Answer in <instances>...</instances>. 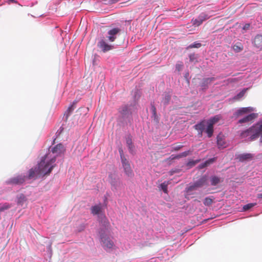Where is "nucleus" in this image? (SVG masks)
I'll return each instance as SVG.
<instances>
[{"mask_svg": "<svg viewBox=\"0 0 262 262\" xmlns=\"http://www.w3.org/2000/svg\"><path fill=\"white\" fill-rule=\"evenodd\" d=\"M65 148L60 143L51 148L39 163V173L50 174L55 166L54 163L56 157L63 154Z\"/></svg>", "mask_w": 262, "mask_h": 262, "instance_id": "1", "label": "nucleus"}, {"mask_svg": "<svg viewBox=\"0 0 262 262\" xmlns=\"http://www.w3.org/2000/svg\"><path fill=\"white\" fill-rule=\"evenodd\" d=\"M241 138H246L249 137L250 141H253L258 138L257 132L255 124L249 128L242 131L239 135Z\"/></svg>", "mask_w": 262, "mask_h": 262, "instance_id": "2", "label": "nucleus"}, {"mask_svg": "<svg viewBox=\"0 0 262 262\" xmlns=\"http://www.w3.org/2000/svg\"><path fill=\"white\" fill-rule=\"evenodd\" d=\"M100 239L102 246L105 250L111 249L114 246V242L111 238L104 233V231L101 230L100 232Z\"/></svg>", "mask_w": 262, "mask_h": 262, "instance_id": "3", "label": "nucleus"}, {"mask_svg": "<svg viewBox=\"0 0 262 262\" xmlns=\"http://www.w3.org/2000/svg\"><path fill=\"white\" fill-rule=\"evenodd\" d=\"M120 32L121 30L118 28H114L110 29L107 31L106 36V40L110 43L115 41L120 35Z\"/></svg>", "mask_w": 262, "mask_h": 262, "instance_id": "4", "label": "nucleus"}, {"mask_svg": "<svg viewBox=\"0 0 262 262\" xmlns=\"http://www.w3.org/2000/svg\"><path fill=\"white\" fill-rule=\"evenodd\" d=\"M97 47L104 53L107 52L115 48L114 46L105 40L104 37L100 39L97 43Z\"/></svg>", "mask_w": 262, "mask_h": 262, "instance_id": "5", "label": "nucleus"}, {"mask_svg": "<svg viewBox=\"0 0 262 262\" xmlns=\"http://www.w3.org/2000/svg\"><path fill=\"white\" fill-rule=\"evenodd\" d=\"M26 178L25 175H18L9 179L6 183L8 185H21L25 182Z\"/></svg>", "mask_w": 262, "mask_h": 262, "instance_id": "6", "label": "nucleus"}, {"mask_svg": "<svg viewBox=\"0 0 262 262\" xmlns=\"http://www.w3.org/2000/svg\"><path fill=\"white\" fill-rule=\"evenodd\" d=\"M258 117V114L257 113H252L250 114L246 115L243 118L240 119L238 121V123L239 124L243 123H251L254 120L257 118Z\"/></svg>", "mask_w": 262, "mask_h": 262, "instance_id": "7", "label": "nucleus"}, {"mask_svg": "<svg viewBox=\"0 0 262 262\" xmlns=\"http://www.w3.org/2000/svg\"><path fill=\"white\" fill-rule=\"evenodd\" d=\"M210 17L208 15L205 13H201L199 16L196 18H193L191 20V23L193 26H200L203 21L209 19Z\"/></svg>", "mask_w": 262, "mask_h": 262, "instance_id": "8", "label": "nucleus"}, {"mask_svg": "<svg viewBox=\"0 0 262 262\" xmlns=\"http://www.w3.org/2000/svg\"><path fill=\"white\" fill-rule=\"evenodd\" d=\"M254 111V108L252 107H242L237 110L234 114V116L236 118L243 116Z\"/></svg>", "mask_w": 262, "mask_h": 262, "instance_id": "9", "label": "nucleus"}, {"mask_svg": "<svg viewBox=\"0 0 262 262\" xmlns=\"http://www.w3.org/2000/svg\"><path fill=\"white\" fill-rule=\"evenodd\" d=\"M121 163L126 175L128 177L132 178L134 176V173L127 159H124Z\"/></svg>", "mask_w": 262, "mask_h": 262, "instance_id": "10", "label": "nucleus"}, {"mask_svg": "<svg viewBox=\"0 0 262 262\" xmlns=\"http://www.w3.org/2000/svg\"><path fill=\"white\" fill-rule=\"evenodd\" d=\"M36 173L38 175H42L43 176L45 175H48L49 174H43V173H39V164L38 165L37 168H35V169L31 168L29 170V174H28V179H31L35 177Z\"/></svg>", "mask_w": 262, "mask_h": 262, "instance_id": "11", "label": "nucleus"}, {"mask_svg": "<svg viewBox=\"0 0 262 262\" xmlns=\"http://www.w3.org/2000/svg\"><path fill=\"white\" fill-rule=\"evenodd\" d=\"M253 155L251 154H243L239 155L237 159L239 160L240 162H244L246 161H250L251 160L253 159Z\"/></svg>", "mask_w": 262, "mask_h": 262, "instance_id": "12", "label": "nucleus"}, {"mask_svg": "<svg viewBox=\"0 0 262 262\" xmlns=\"http://www.w3.org/2000/svg\"><path fill=\"white\" fill-rule=\"evenodd\" d=\"M217 144L219 148H224L227 146L223 136L219 135L217 137Z\"/></svg>", "mask_w": 262, "mask_h": 262, "instance_id": "13", "label": "nucleus"}, {"mask_svg": "<svg viewBox=\"0 0 262 262\" xmlns=\"http://www.w3.org/2000/svg\"><path fill=\"white\" fill-rule=\"evenodd\" d=\"M253 43L254 46L260 49H262V35H257L255 36L254 39Z\"/></svg>", "mask_w": 262, "mask_h": 262, "instance_id": "14", "label": "nucleus"}, {"mask_svg": "<svg viewBox=\"0 0 262 262\" xmlns=\"http://www.w3.org/2000/svg\"><path fill=\"white\" fill-rule=\"evenodd\" d=\"M195 186L199 188H201L207 184V177L203 176L195 182H194Z\"/></svg>", "mask_w": 262, "mask_h": 262, "instance_id": "15", "label": "nucleus"}, {"mask_svg": "<svg viewBox=\"0 0 262 262\" xmlns=\"http://www.w3.org/2000/svg\"><path fill=\"white\" fill-rule=\"evenodd\" d=\"M119 112L123 117H127L129 113L128 106L126 105L122 106L119 108Z\"/></svg>", "mask_w": 262, "mask_h": 262, "instance_id": "16", "label": "nucleus"}, {"mask_svg": "<svg viewBox=\"0 0 262 262\" xmlns=\"http://www.w3.org/2000/svg\"><path fill=\"white\" fill-rule=\"evenodd\" d=\"M91 213L94 215L99 214L102 211V206L101 205H95L91 207Z\"/></svg>", "mask_w": 262, "mask_h": 262, "instance_id": "17", "label": "nucleus"}, {"mask_svg": "<svg viewBox=\"0 0 262 262\" xmlns=\"http://www.w3.org/2000/svg\"><path fill=\"white\" fill-rule=\"evenodd\" d=\"M255 126L257 132L258 138L259 136L262 137V122H259L255 124Z\"/></svg>", "mask_w": 262, "mask_h": 262, "instance_id": "18", "label": "nucleus"}, {"mask_svg": "<svg viewBox=\"0 0 262 262\" xmlns=\"http://www.w3.org/2000/svg\"><path fill=\"white\" fill-rule=\"evenodd\" d=\"M204 122H205L203 121L194 126L195 129L198 131H200L201 132V134L202 133L203 131L205 128Z\"/></svg>", "mask_w": 262, "mask_h": 262, "instance_id": "19", "label": "nucleus"}, {"mask_svg": "<svg viewBox=\"0 0 262 262\" xmlns=\"http://www.w3.org/2000/svg\"><path fill=\"white\" fill-rule=\"evenodd\" d=\"M221 119V117L220 116L216 115L209 120L208 123L213 126V125L217 123Z\"/></svg>", "mask_w": 262, "mask_h": 262, "instance_id": "20", "label": "nucleus"}, {"mask_svg": "<svg viewBox=\"0 0 262 262\" xmlns=\"http://www.w3.org/2000/svg\"><path fill=\"white\" fill-rule=\"evenodd\" d=\"M206 133L207 134L208 137L210 138L213 133V126L208 123V126L206 129Z\"/></svg>", "mask_w": 262, "mask_h": 262, "instance_id": "21", "label": "nucleus"}, {"mask_svg": "<svg viewBox=\"0 0 262 262\" xmlns=\"http://www.w3.org/2000/svg\"><path fill=\"white\" fill-rule=\"evenodd\" d=\"M214 80V78H205L203 80L201 86L202 87H205L207 86L208 84L210 83L212 81Z\"/></svg>", "mask_w": 262, "mask_h": 262, "instance_id": "22", "label": "nucleus"}, {"mask_svg": "<svg viewBox=\"0 0 262 262\" xmlns=\"http://www.w3.org/2000/svg\"><path fill=\"white\" fill-rule=\"evenodd\" d=\"M213 202V198L212 196L205 198L204 200L203 203L205 206H210Z\"/></svg>", "mask_w": 262, "mask_h": 262, "instance_id": "23", "label": "nucleus"}, {"mask_svg": "<svg viewBox=\"0 0 262 262\" xmlns=\"http://www.w3.org/2000/svg\"><path fill=\"white\" fill-rule=\"evenodd\" d=\"M169 184L168 182L165 181L160 185V188L165 193H168L167 187Z\"/></svg>", "mask_w": 262, "mask_h": 262, "instance_id": "24", "label": "nucleus"}, {"mask_svg": "<svg viewBox=\"0 0 262 262\" xmlns=\"http://www.w3.org/2000/svg\"><path fill=\"white\" fill-rule=\"evenodd\" d=\"M198 188L195 186V184L194 183L192 185L189 186L186 189V191L188 193L191 194V192L194 190H196Z\"/></svg>", "mask_w": 262, "mask_h": 262, "instance_id": "25", "label": "nucleus"}, {"mask_svg": "<svg viewBox=\"0 0 262 262\" xmlns=\"http://www.w3.org/2000/svg\"><path fill=\"white\" fill-rule=\"evenodd\" d=\"M220 182V179L217 177H213L211 179V184L212 186H215Z\"/></svg>", "mask_w": 262, "mask_h": 262, "instance_id": "26", "label": "nucleus"}, {"mask_svg": "<svg viewBox=\"0 0 262 262\" xmlns=\"http://www.w3.org/2000/svg\"><path fill=\"white\" fill-rule=\"evenodd\" d=\"M26 201V197L23 195L21 194L20 195V196L18 199L17 204L23 206L24 203Z\"/></svg>", "mask_w": 262, "mask_h": 262, "instance_id": "27", "label": "nucleus"}, {"mask_svg": "<svg viewBox=\"0 0 262 262\" xmlns=\"http://www.w3.org/2000/svg\"><path fill=\"white\" fill-rule=\"evenodd\" d=\"M191 152H192V151H190V150L185 151L183 152L180 154L179 155H178L177 156V158H182V157H186L188 155H190L191 153Z\"/></svg>", "mask_w": 262, "mask_h": 262, "instance_id": "28", "label": "nucleus"}, {"mask_svg": "<svg viewBox=\"0 0 262 262\" xmlns=\"http://www.w3.org/2000/svg\"><path fill=\"white\" fill-rule=\"evenodd\" d=\"M11 207V206L7 203H5L3 205L0 204V212L4 211L5 210H7Z\"/></svg>", "mask_w": 262, "mask_h": 262, "instance_id": "29", "label": "nucleus"}, {"mask_svg": "<svg viewBox=\"0 0 262 262\" xmlns=\"http://www.w3.org/2000/svg\"><path fill=\"white\" fill-rule=\"evenodd\" d=\"M126 144L130 151H132L133 146L132 145V141L130 138L128 137L126 139Z\"/></svg>", "mask_w": 262, "mask_h": 262, "instance_id": "30", "label": "nucleus"}, {"mask_svg": "<svg viewBox=\"0 0 262 262\" xmlns=\"http://www.w3.org/2000/svg\"><path fill=\"white\" fill-rule=\"evenodd\" d=\"M255 204H254V203H250V204L245 205L243 207V210L244 211H247V210L250 209V208H252L253 207H254L255 206Z\"/></svg>", "mask_w": 262, "mask_h": 262, "instance_id": "31", "label": "nucleus"}, {"mask_svg": "<svg viewBox=\"0 0 262 262\" xmlns=\"http://www.w3.org/2000/svg\"><path fill=\"white\" fill-rule=\"evenodd\" d=\"M214 161V159L212 158L210 159L209 160L206 161L204 163H203L201 166L202 168L205 167L206 166H207L210 164L213 163Z\"/></svg>", "mask_w": 262, "mask_h": 262, "instance_id": "32", "label": "nucleus"}, {"mask_svg": "<svg viewBox=\"0 0 262 262\" xmlns=\"http://www.w3.org/2000/svg\"><path fill=\"white\" fill-rule=\"evenodd\" d=\"M201 46H202V45L201 43L195 42L193 44H191V45H189V48H199L201 47Z\"/></svg>", "mask_w": 262, "mask_h": 262, "instance_id": "33", "label": "nucleus"}, {"mask_svg": "<svg viewBox=\"0 0 262 262\" xmlns=\"http://www.w3.org/2000/svg\"><path fill=\"white\" fill-rule=\"evenodd\" d=\"M119 154H120V158H121V162L123 161L124 159H126L125 158V157L124 156V155H123V151L122 149L120 148L119 149Z\"/></svg>", "mask_w": 262, "mask_h": 262, "instance_id": "34", "label": "nucleus"}, {"mask_svg": "<svg viewBox=\"0 0 262 262\" xmlns=\"http://www.w3.org/2000/svg\"><path fill=\"white\" fill-rule=\"evenodd\" d=\"M170 100V96L169 95H166L164 99V103L167 104Z\"/></svg>", "mask_w": 262, "mask_h": 262, "instance_id": "35", "label": "nucleus"}, {"mask_svg": "<svg viewBox=\"0 0 262 262\" xmlns=\"http://www.w3.org/2000/svg\"><path fill=\"white\" fill-rule=\"evenodd\" d=\"M74 108L73 107V105H72L71 106H70L68 109L67 110V117H68L69 115H70V114L73 112V111L74 110Z\"/></svg>", "mask_w": 262, "mask_h": 262, "instance_id": "36", "label": "nucleus"}, {"mask_svg": "<svg viewBox=\"0 0 262 262\" xmlns=\"http://www.w3.org/2000/svg\"><path fill=\"white\" fill-rule=\"evenodd\" d=\"M233 49L235 51L237 52H239L242 50L243 48L241 47H239L238 46H234Z\"/></svg>", "mask_w": 262, "mask_h": 262, "instance_id": "37", "label": "nucleus"}, {"mask_svg": "<svg viewBox=\"0 0 262 262\" xmlns=\"http://www.w3.org/2000/svg\"><path fill=\"white\" fill-rule=\"evenodd\" d=\"M199 161H200V160H197V161H190L188 163V165H190V166H194Z\"/></svg>", "mask_w": 262, "mask_h": 262, "instance_id": "38", "label": "nucleus"}, {"mask_svg": "<svg viewBox=\"0 0 262 262\" xmlns=\"http://www.w3.org/2000/svg\"><path fill=\"white\" fill-rule=\"evenodd\" d=\"M244 94H245V91H242V92H241L239 94H238L237 95L236 97H237V98H241V97H242L244 95Z\"/></svg>", "mask_w": 262, "mask_h": 262, "instance_id": "39", "label": "nucleus"}, {"mask_svg": "<svg viewBox=\"0 0 262 262\" xmlns=\"http://www.w3.org/2000/svg\"><path fill=\"white\" fill-rule=\"evenodd\" d=\"M182 64H176V69L179 71H181L182 68Z\"/></svg>", "mask_w": 262, "mask_h": 262, "instance_id": "40", "label": "nucleus"}, {"mask_svg": "<svg viewBox=\"0 0 262 262\" xmlns=\"http://www.w3.org/2000/svg\"><path fill=\"white\" fill-rule=\"evenodd\" d=\"M152 113L154 116L156 115V108L154 106H152Z\"/></svg>", "mask_w": 262, "mask_h": 262, "instance_id": "41", "label": "nucleus"}, {"mask_svg": "<svg viewBox=\"0 0 262 262\" xmlns=\"http://www.w3.org/2000/svg\"><path fill=\"white\" fill-rule=\"evenodd\" d=\"M105 223H106V224H105L106 229L107 230L110 227V223L106 219V222H105Z\"/></svg>", "mask_w": 262, "mask_h": 262, "instance_id": "42", "label": "nucleus"}, {"mask_svg": "<svg viewBox=\"0 0 262 262\" xmlns=\"http://www.w3.org/2000/svg\"><path fill=\"white\" fill-rule=\"evenodd\" d=\"M250 27V24H246L244 27H243V29L244 30H247V29H248Z\"/></svg>", "mask_w": 262, "mask_h": 262, "instance_id": "43", "label": "nucleus"}, {"mask_svg": "<svg viewBox=\"0 0 262 262\" xmlns=\"http://www.w3.org/2000/svg\"><path fill=\"white\" fill-rule=\"evenodd\" d=\"M182 147V146H181H181L180 145V146H177V147H176L174 148V149H175L176 150H179V149H180Z\"/></svg>", "mask_w": 262, "mask_h": 262, "instance_id": "44", "label": "nucleus"}, {"mask_svg": "<svg viewBox=\"0 0 262 262\" xmlns=\"http://www.w3.org/2000/svg\"><path fill=\"white\" fill-rule=\"evenodd\" d=\"M257 197L258 198V199H262V193H259L257 194Z\"/></svg>", "mask_w": 262, "mask_h": 262, "instance_id": "45", "label": "nucleus"}, {"mask_svg": "<svg viewBox=\"0 0 262 262\" xmlns=\"http://www.w3.org/2000/svg\"><path fill=\"white\" fill-rule=\"evenodd\" d=\"M195 201H197L198 202H200V201L199 200H195Z\"/></svg>", "mask_w": 262, "mask_h": 262, "instance_id": "46", "label": "nucleus"}, {"mask_svg": "<svg viewBox=\"0 0 262 262\" xmlns=\"http://www.w3.org/2000/svg\"><path fill=\"white\" fill-rule=\"evenodd\" d=\"M14 0H11V2H14Z\"/></svg>", "mask_w": 262, "mask_h": 262, "instance_id": "47", "label": "nucleus"}, {"mask_svg": "<svg viewBox=\"0 0 262 262\" xmlns=\"http://www.w3.org/2000/svg\"><path fill=\"white\" fill-rule=\"evenodd\" d=\"M14 0H11V2H14Z\"/></svg>", "mask_w": 262, "mask_h": 262, "instance_id": "48", "label": "nucleus"}]
</instances>
